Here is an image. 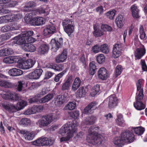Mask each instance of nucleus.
<instances>
[{
	"mask_svg": "<svg viewBox=\"0 0 147 147\" xmlns=\"http://www.w3.org/2000/svg\"><path fill=\"white\" fill-rule=\"evenodd\" d=\"M81 81L79 78H76L72 86V90L74 91L76 90L80 85Z\"/></svg>",
	"mask_w": 147,
	"mask_h": 147,
	"instance_id": "28",
	"label": "nucleus"
},
{
	"mask_svg": "<svg viewBox=\"0 0 147 147\" xmlns=\"http://www.w3.org/2000/svg\"><path fill=\"white\" fill-rule=\"evenodd\" d=\"M116 122L117 125L121 126L124 125V121L123 119V116L120 114L117 115V118L116 119Z\"/></svg>",
	"mask_w": 147,
	"mask_h": 147,
	"instance_id": "39",
	"label": "nucleus"
},
{
	"mask_svg": "<svg viewBox=\"0 0 147 147\" xmlns=\"http://www.w3.org/2000/svg\"><path fill=\"white\" fill-rule=\"evenodd\" d=\"M20 123L24 126H28L30 125L31 121L29 119L24 118L20 120Z\"/></svg>",
	"mask_w": 147,
	"mask_h": 147,
	"instance_id": "43",
	"label": "nucleus"
},
{
	"mask_svg": "<svg viewBox=\"0 0 147 147\" xmlns=\"http://www.w3.org/2000/svg\"><path fill=\"white\" fill-rule=\"evenodd\" d=\"M89 73L90 75H93L96 72V68L95 65V62L92 61L89 64Z\"/></svg>",
	"mask_w": 147,
	"mask_h": 147,
	"instance_id": "31",
	"label": "nucleus"
},
{
	"mask_svg": "<svg viewBox=\"0 0 147 147\" xmlns=\"http://www.w3.org/2000/svg\"><path fill=\"white\" fill-rule=\"evenodd\" d=\"M63 66L61 64L56 65H50L49 68L53 69L57 71H59L63 69Z\"/></svg>",
	"mask_w": 147,
	"mask_h": 147,
	"instance_id": "46",
	"label": "nucleus"
},
{
	"mask_svg": "<svg viewBox=\"0 0 147 147\" xmlns=\"http://www.w3.org/2000/svg\"><path fill=\"white\" fill-rule=\"evenodd\" d=\"M38 133V132L32 131L30 132H27L25 136V138L29 140H32Z\"/></svg>",
	"mask_w": 147,
	"mask_h": 147,
	"instance_id": "35",
	"label": "nucleus"
},
{
	"mask_svg": "<svg viewBox=\"0 0 147 147\" xmlns=\"http://www.w3.org/2000/svg\"><path fill=\"white\" fill-rule=\"evenodd\" d=\"M26 86L25 82L23 81H18L16 85V89L19 92L24 90Z\"/></svg>",
	"mask_w": 147,
	"mask_h": 147,
	"instance_id": "30",
	"label": "nucleus"
},
{
	"mask_svg": "<svg viewBox=\"0 0 147 147\" xmlns=\"http://www.w3.org/2000/svg\"><path fill=\"white\" fill-rule=\"evenodd\" d=\"M140 37L141 39H144L146 36L145 32L142 25H141L140 28Z\"/></svg>",
	"mask_w": 147,
	"mask_h": 147,
	"instance_id": "52",
	"label": "nucleus"
},
{
	"mask_svg": "<svg viewBox=\"0 0 147 147\" xmlns=\"http://www.w3.org/2000/svg\"><path fill=\"white\" fill-rule=\"evenodd\" d=\"M40 96L37 95L35 97L29 99L28 100L29 102L30 103H32L38 102V98L40 97Z\"/></svg>",
	"mask_w": 147,
	"mask_h": 147,
	"instance_id": "53",
	"label": "nucleus"
},
{
	"mask_svg": "<svg viewBox=\"0 0 147 147\" xmlns=\"http://www.w3.org/2000/svg\"><path fill=\"white\" fill-rule=\"evenodd\" d=\"M76 132V129H60L59 132V134L63 136L67 135L66 137H63L60 138L61 142L69 140L73 136L74 134Z\"/></svg>",
	"mask_w": 147,
	"mask_h": 147,
	"instance_id": "5",
	"label": "nucleus"
},
{
	"mask_svg": "<svg viewBox=\"0 0 147 147\" xmlns=\"http://www.w3.org/2000/svg\"><path fill=\"white\" fill-rule=\"evenodd\" d=\"M132 12V15L133 18H139L138 15V9L135 5H132L131 7Z\"/></svg>",
	"mask_w": 147,
	"mask_h": 147,
	"instance_id": "29",
	"label": "nucleus"
},
{
	"mask_svg": "<svg viewBox=\"0 0 147 147\" xmlns=\"http://www.w3.org/2000/svg\"><path fill=\"white\" fill-rule=\"evenodd\" d=\"M35 62L31 59H29L25 61L26 69L32 67L34 65Z\"/></svg>",
	"mask_w": 147,
	"mask_h": 147,
	"instance_id": "44",
	"label": "nucleus"
},
{
	"mask_svg": "<svg viewBox=\"0 0 147 147\" xmlns=\"http://www.w3.org/2000/svg\"><path fill=\"white\" fill-rule=\"evenodd\" d=\"M27 105V102L26 101L21 100L17 104V107L18 110H20L23 109L24 107Z\"/></svg>",
	"mask_w": 147,
	"mask_h": 147,
	"instance_id": "40",
	"label": "nucleus"
},
{
	"mask_svg": "<svg viewBox=\"0 0 147 147\" xmlns=\"http://www.w3.org/2000/svg\"><path fill=\"white\" fill-rule=\"evenodd\" d=\"M71 85L65 82L62 85L61 89L63 91L68 90L69 89Z\"/></svg>",
	"mask_w": 147,
	"mask_h": 147,
	"instance_id": "50",
	"label": "nucleus"
},
{
	"mask_svg": "<svg viewBox=\"0 0 147 147\" xmlns=\"http://www.w3.org/2000/svg\"><path fill=\"white\" fill-rule=\"evenodd\" d=\"M100 51L104 53H108L109 51V49L107 44H103L100 46Z\"/></svg>",
	"mask_w": 147,
	"mask_h": 147,
	"instance_id": "42",
	"label": "nucleus"
},
{
	"mask_svg": "<svg viewBox=\"0 0 147 147\" xmlns=\"http://www.w3.org/2000/svg\"><path fill=\"white\" fill-rule=\"evenodd\" d=\"M33 33V31L30 30L26 31L24 32V36H25V37H26V42L31 44L35 42V39L31 36Z\"/></svg>",
	"mask_w": 147,
	"mask_h": 147,
	"instance_id": "11",
	"label": "nucleus"
},
{
	"mask_svg": "<svg viewBox=\"0 0 147 147\" xmlns=\"http://www.w3.org/2000/svg\"><path fill=\"white\" fill-rule=\"evenodd\" d=\"M10 30L12 31H15L13 32L12 33H14V34H17L18 33V31L20 28V26L18 25L17 24H13L10 26Z\"/></svg>",
	"mask_w": 147,
	"mask_h": 147,
	"instance_id": "41",
	"label": "nucleus"
},
{
	"mask_svg": "<svg viewBox=\"0 0 147 147\" xmlns=\"http://www.w3.org/2000/svg\"><path fill=\"white\" fill-rule=\"evenodd\" d=\"M45 145L50 146L52 145L54 142L53 140H52L51 139L48 138H45Z\"/></svg>",
	"mask_w": 147,
	"mask_h": 147,
	"instance_id": "62",
	"label": "nucleus"
},
{
	"mask_svg": "<svg viewBox=\"0 0 147 147\" xmlns=\"http://www.w3.org/2000/svg\"><path fill=\"white\" fill-rule=\"evenodd\" d=\"M57 32L55 25L53 24L47 26L43 30L44 36H47L54 34Z\"/></svg>",
	"mask_w": 147,
	"mask_h": 147,
	"instance_id": "8",
	"label": "nucleus"
},
{
	"mask_svg": "<svg viewBox=\"0 0 147 147\" xmlns=\"http://www.w3.org/2000/svg\"><path fill=\"white\" fill-rule=\"evenodd\" d=\"M143 81L144 80L142 79H140L138 80L136 84L137 91L139 92H143L142 87Z\"/></svg>",
	"mask_w": 147,
	"mask_h": 147,
	"instance_id": "36",
	"label": "nucleus"
},
{
	"mask_svg": "<svg viewBox=\"0 0 147 147\" xmlns=\"http://www.w3.org/2000/svg\"><path fill=\"white\" fill-rule=\"evenodd\" d=\"M65 72V71H63L57 75L54 78V81L56 82H58L59 81L60 79L62 77Z\"/></svg>",
	"mask_w": 147,
	"mask_h": 147,
	"instance_id": "58",
	"label": "nucleus"
},
{
	"mask_svg": "<svg viewBox=\"0 0 147 147\" xmlns=\"http://www.w3.org/2000/svg\"><path fill=\"white\" fill-rule=\"evenodd\" d=\"M101 28L104 31H111L112 28L107 24H102L101 26Z\"/></svg>",
	"mask_w": 147,
	"mask_h": 147,
	"instance_id": "51",
	"label": "nucleus"
},
{
	"mask_svg": "<svg viewBox=\"0 0 147 147\" xmlns=\"http://www.w3.org/2000/svg\"><path fill=\"white\" fill-rule=\"evenodd\" d=\"M76 106V104L75 103L70 102L66 106V109L72 110L75 109Z\"/></svg>",
	"mask_w": 147,
	"mask_h": 147,
	"instance_id": "49",
	"label": "nucleus"
},
{
	"mask_svg": "<svg viewBox=\"0 0 147 147\" xmlns=\"http://www.w3.org/2000/svg\"><path fill=\"white\" fill-rule=\"evenodd\" d=\"M100 51V46L97 45L94 46L92 48V51L94 53L99 52Z\"/></svg>",
	"mask_w": 147,
	"mask_h": 147,
	"instance_id": "64",
	"label": "nucleus"
},
{
	"mask_svg": "<svg viewBox=\"0 0 147 147\" xmlns=\"http://www.w3.org/2000/svg\"><path fill=\"white\" fill-rule=\"evenodd\" d=\"M87 91V89L86 87H81L77 92L76 96L77 97L80 98L84 97Z\"/></svg>",
	"mask_w": 147,
	"mask_h": 147,
	"instance_id": "22",
	"label": "nucleus"
},
{
	"mask_svg": "<svg viewBox=\"0 0 147 147\" xmlns=\"http://www.w3.org/2000/svg\"><path fill=\"white\" fill-rule=\"evenodd\" d=\"M98 78L102 80L106 79L109 76L107 70L104 67L100 68L98 72Z\"/></svg>",
	"mask_w": 147,
	"mask_h": 147,
	"instance_id": "14",
	"label": "nucleus"
},
{
	"mask_svg": "<svg viewBox=\"0 0 147 147\" xmlns=\"http://www.w3.org/2000/svg\"><path fill=\"white\" fill-rule=\"evenodd\" d=\"M24 32L22 33L19 36L14 37L13 38V42L15 44L22 45L26 42V37L24 36Z\"/></svg>",
	"mask_w": 147,
	"mask_h": 147,
	"instance_id": "17",
	"label": "nucleus"
},
{
	"mask_svg": "<svg viewBox=\"0 0 147 147\" xmlns=\"http://www.w3.org/2000/svg\"><path fill=\"white\" fill-rule=\"evenodd\" d=\"M63 43V38H60L57 41L54 39H52L51 44L52 47V49H55L57 50L59 48L61 47Z\"/></svg>",
	"mask_w": 147,
	"mask_h": 147,
	"instance_id": "12",
	"label": "nucleus"
},
{
	"mask_svg": "<svg viewBox=\"0 0 147 147\" xmlns=\"http://www.w3.org/2000/svg\"><path fill=\"white\" fill-rule=\"evenodd\" d=\"M33 110L34 111V113L36 112H40L42 111L43 109V107L42 106H36L33 107Z\"/></svg>",
	"mask_w": 147,
	"mask_h": 147,
	"instance_id": "59",
	"label": "nucleus"
},
{
	"mask_svg": "<svg viewBox=\"0 0 147 147\" xmlns=\"http://www.w3.org/2000/svg\"><path fill=\"white\" fill-rule=\"evenodd\" d=\"M74 123L69 122L63 125V129H74L75 127V125H74Z\"/></svg>",
	"mask_w": 147,
	"mask_h": 147,
	"instance_id": "48",
	"label": "nucleus"
},
{
	"mask_svg": "<svg viewBox=\"0 0 147 147\" xmlns=\"http://www.w3.org/2000/svg\"><path fill=\"white\" fill-rule=\"evenodd\" d=\"M100 86L99 84H97L94 86L90 94L92 96H94L99 91Z\"/></svg>",
	"mask_w": 147,
	"mask_h": 147,
	"instance_id": "38",
	"label": "nucleus"
},
{
	"mask_svg": "<svg viewBox=\"0 0 147 147\" xmlns=\"http://www.w3.org/2000/svg\"><path fill=\"white\" fill-rule=\"evenodd\" d=\"M2 106L5 110L9 113H13L18 111L17 107L12 104L9 103L7 104H3Z\"/></svg>",
	"mask_w": 147,
	"mask_h": 147,
	"instance_id": "18",
	"label": "nucleus"
},
{
	"mask_svg": "<svg viewBox=\"0 0 147 147\" xmlns=\"http://www.w3.org/2000/svg\"><path fill=\"white\" fill-rule=\"evenodd\" d=\"M97 62L101 64L105 60V56L103 54H99L96 58Z\"/></svg>",
	"mask_w": 147,
	"mask_h": 147,
	"instance_id": "45",
	"label": "nucleus"
},
{
	"mask_svg": "<svg viewBox=\"0 0 147 147\" xmlns=\"http://www.w3.org/2000/svg\"><path fill=\"white\" fill-rule=\"evenodd\" d=\"M49 9L45 8L43 7H42L38 9L34 10L32 12L28 13V16L31 18L32 16L37 15L39 14H44L45 15H48L49 13Z\"/></svg>",
	"mask_w": 147,
	"mask_h": 147,
	"instance_id": "6",
	"label": "nucleus"
},
{
	"mask_svg": "<svg viewBox=\"0 0 147 147\" xmlns=\"http://www.w3.org/2000/svg\"><path fill=\"white\" fill-rule=\"evenodd\" d=\"M96 118L94 116H88L85 120V123L87 125H91L94 124L96 120Z\"/></svg>",
	"mask_w": 147,
	"mask_h": 147,
	"instance_id": "32",
	"label": "nucleus"
},
{
	"mask_svg": "<svg viewBox=\"0 0 147 147\" xmlns=\"http://www.w3.org/2000/svg\"><path fill=\"white\" fill-rule=\"evenodd\" d=\"M74 22L72 19L68 18L63 21L62 24L65 32L69 36L74 31Z\"/></svg>",
	"mask_w": 147,
	"mask_h": 147,
	"instance_id": "3",
	"label": "nucleus"
},
{
	"mask_svg": "<svg viewBox=\"0 0 147 147\" xmlns=\"http://www.w3.org/2000/svg\"><path fill=\"white\" fill-rule=\"evenodd\" d=\"M94 31L93 32V34L95 37H100L103 35L104 32L97 26L94 25Z\"/></svg>",
	"mask_w": 147,
	"mask_h": 147,
	"instance_id": "25",
	"label": "nucleus"
},
{
	"mask_svg": "<svg viewBox=\"0 0 147 147\" xmlns=\"http://www.w3.org/2000/svg\"><path fill=\"white\" fill-rule=\"evenodd\" d=\"M19 97L18 95L15 93H13L11 92V100L17 101L19 99Z\"/></svg>",
	"mask_w": 147,
	"mask_h": 147,
	"instance_id": "57",
	"label": "nucleus"
},
{
	"mask_svg": "<svg viewBox=\"0 0 147 147\" xmlns=\"http://www.w3.org/2000/svg\"><path fill=\"white\" fill-rule=\"evenodd\" d=\"M97 103L93 102L89 104L85 108L84 113L85 114H91L93 113V110L96 108Z\"/></svg>",
	"mask_w": 147,
	"mask_h": 147,
	"instance_id": "13",
	"label": "nucleus"
},
{
	"mask_svg": "<svg viewBox=\"0 0 147 147\" xmlns=\"http://www.w3.org/2000/svg\"><path fill=\"white\" fill-rule=\"evenodd\" d=\"M134 105L135 108L138 110H141L144 109L145 108V105L143 104L142 102H138L136 101V103L134 102Z\"/></svg>",
	"mask_w": 147,
	"mask_h": 147,
	"instance_id": "37",
	"label": "nucleus"
},
{
	"mask_svg": "<svg viewBox=\"0 0 147 147\" xmlns=\"http://www.w3.org/2000/svg\"><path fill=\"white\" fill-rule=\"evenodd\" d=\"M0 86L5 88H12L14 87V85L8 81L3 80L0 81Z\"/></svg>",
	"mask_w": 147,
	"mask_h": 147,
	"instance_id": "26",
	"label": "nucleus"
},
{
	"mask_svg": "<svg viewBox=\"0 0 147 147\" xmlns=\"http://www.w3.org/2000/svg\"><path fill=\"white\" fill-rule=\"evenodd\" d=\"M36 3L33 1L26 2L23 8V10L25 12H32L34 11V8L36 6Z\"/></svg>",
	"mask_w": 147,
	"mask_h": 147,
	"instance_id": "7",
	"label": "nucleus"
},
{
	"mask_svg": "<svg viewBox=\"0 0 147 147\" xmlns=\"http://www.w3.org/2000/svg\"><path fill=\"white\" fill-rule=\"evenodd\" d=\"M116 12L115 10H113L107 12L106 13V15L110 19L112 20L115 16Z\"/></svg>",
	"mask_w": 147,
	"mask_h": 147,
	"instance_id": "47",
	"label": "nucleus"
},
{
	"mask_svg": "<svg viewBox=\"0 0 147 147\" xmlns=\"http://www.w3.org/2000/svg\"><path fill=\"white\" fill-rule=\"evenodd\" d=\"M42 72V69H37L29 74V78L31 79H37L40 78Z\"/></svg>",
	"mask_w": 147,
	"mask_h": 147,
	"instance_id": "15",
	"label": "nucleus"
},
{
	"mask_svg": "<svg viewBox=\"0 0 147 147\" xmlns=\"http://www.w3.org/2000/svg\"><path fill=\"white\" fill-rule=\"evenodd\" d=\"M122 71L121 66L117 65L115 69V76L116 77H117L121 74Z\"/></svg>",
	"mask_w": 147,
	"mask_h": 147,
	"instance_id": "61",
	"label": "nucleus"
},
{
	"mask_svg": "<svg viewBox=\"0 0 147 147\" xmlns=\"http://www.w3.org/2000/svg\"><path fill=\"white\" fill-rule=\"evenodd\" d=\"M134 135L128 130H126L122 132L120 137L114 138V144L119 146L121 147L125 143H130L134 141Z\"/></svg>",
	"mask_w": 147,
	"mask_h": 147,
	"instance_id": "1",
	"label": "nucleus"
},
{
	"mask_svg": "<svg viewBox=\"0 0 147 147\" xmlns=\"http://www.w3.org/2000/svg\"><path fill=\"white\" fill-rule=\"evenodd\" d=\"M70 115L74 119H76L79 116V112L78 111H74L70 113Z\"/></svg>",
	"mask_w": 147,
	"mask_h": 147,
	"instance_id": "63",
	"label": "nucleus"
},
{
	"mask_svg": "<svg viewBox=\"0 0 147 147\" xmlns=\"http://www.w3.org/2000/svg\"><path fill=\"white\" fill-rule=\"evenodd\" d=\"M48 92V91L47 88H44L39 92L37 95H38V96H40V97L41 96H43L45 94Z\"/></svg>",
	"mask_w": 147,
	"mask_h": 147,
	"instance_id": "56",
	"label": "nucleus"
},
{
	"mask_svg": "<svg viewBox=\"0 0 147 147\" xmlns=\"http://www.w3.org/2000/svg\"><path fill=\"white\" fill-rule=\"evenodd\" d=\"M53 97V94H49L40 99V102L42 103L48 102L52 99Z\"/></svg>",
	"mask_w": 147,
	"mask_h": 147,
	"instance_id": "34",
	"label": "nucleus"
},
{
	"mask_svg": "<svg viewBox=\"0 0 147 147\" xmlns=\"http://www.w3.org/2000/svg\"><path fill=\"white\" fill-rule=\"evenodd\" d=\"M67 51L66 50H64L62 53L56 57L55 59L56 62L59 63L63 62L67 58Z\"/></svg>",
	"mask_w": 147,
	"mask_h": 147,
	"instance_id": "20",
	"label": "nucleus"
},
{
	"mask_svg": "<svg viewBox=\"0 0 147 147\" xmlns=\"http://www.w3.org/2000/svg\"><path fill=\"white\" fill-rule=\"evenodd\" d=\"M108 106L110 109H112L116 107L118 103V101L115 95L113 94L108 98Z\"/></svg>",
	"mask_w": 147,
	"mask_h": 147,
	"instance_id": "10",
	"label": "nucleus"
},
{
	"mask_svg": "<svg viewBox=\"0 0 147 147\" xmlns=\"http://www.w3.org/2000/svg\"><path fill=\"white\" fill-rule=\"evenodd\" d=\"M48 50V47L46 44L41 45L38 49L39 52L41 54H44L47 53Z\"/></svg>",
	"mask_w": 147,
	"mask_h": 147,
	"instance_id": "33",
	"label": "nucleus"
},
{
	"mask_svg": "<svg viewBox=\"0 0 147 147\" xmlns=\"http://www.w3.org/2000/svg\"><path fill=\"white\" fill-rule=\"evenodd\" d=\"M9 75L12 76H16L22 75L23 71L21 70L16 68L10 69L8 71Z\"/></svg>",
	"mask_w": 147,
	"mask_h": 147,
	"instance_id": "21",
	"label": "nucleus"
},
{
	"mask_svg": "<svg viewBox=\"0 0 147 147\" xmlns=\"http://www.w3.org/2000/svg\"><path fill=\"white\" fill-rule=\"evenodd\" d=\"M20 60L19 57L16 56L6 57L3 59V62L6 63L11 64L18 62Z\"/></svg>",
	"mask_w": 147,
	"mask_h": 147,
	"instance_id": "19",
	"label": "nucleus"
},
{
	"mask_svg": "<svg viewBox=\"0 0 147 147\" xmlns=\"http://www.w3.org/2000/svg\"><path fill=\"white\" fill-rule=\"evenodd\" d=\"M18 66L20 69H26V65H25V61H20L18 62Z\"/></svg>",
	"mask_w": 147,
	"mask_h": 147,
	"instance_id": "55",
	"label": "nucleus"
},
{
	"mask_svg": "<svg viewBox=\"0 0 147 147\" xmlns=\"http://www.w3.org/2000/svg\"><path fill=\"white\" fill-rule=\"evenodd\" d=\"M28 13L26 15L24 20L26 22L29 23L33 26H38L44 24L45 22V20L41 17H35L32 18L33 16L30 17L28 16Z\"/></svg>",
	"mask_w": 147,
	"mask_h": 147,
	"instance_id": "4",
	"label": "nucleus"
},
{
	"mask_svg": "<svg viewBox=\"0 0 147 147\" xmlns=\"http://www.w3.org/2000/svg\"><path fill=\"white\" fill-rule=\"evenodd\" d=\"M11 92L10 91H7L5 94L2 95V97L5 100H10Z\"/></svg>",
	"mask_w": 147,
	"mask_h": 147,
	"instance_id": "54",
	"label": "nucleus"
},
{
	"mask_svg": "<svg viewBox=\"0 0 147 147\" xmlns=\"http://www.w3.org/2000/svg\"><path fill=\"white\" fill-rule=\"evenodd\" d=\"M13 53V50L7 48L0 50V56H4L11 55Z\"/></svg>",
	"mask_w": 147,
	"mask_h": 147,
	"instance_id": "24",
	"label": "nucleus"
},
{
	"mask_svg": "<svg viewBox=\"0 0 147 147\" xmlns=\"http://www.w3.org/2000/svg\"><path fill=\"white\" fill-rule=\"evenodd\" d=\"M146 53V50L143 45L137 48L135 53V56L138 59H140Z\"/></svg>",
	"mask_w": 147,
	"mask_h": 147,
	"instance_id": "16",
	"label": "nucleus"
},
{
	"mask_svg": "<svg viewBox=\"0 0 147 147\" xmlns=\"http://www.w3.org/2000/svg\"><path fill=\"white\" fill-rule=\"evenodd\" d=\"M125 19L122 15L118 16L115 19V22L118 27L121 28L123 26Z\"/></svg>",
	"mask_w": 147,
	"mask_h": 147,
	"instance_id": "27",
	"label": "nucleus"
},
{
	"mask_svg": "<svg viewBox=\"0 0 147 147\" xmlns=\"http://www.w3.org/2000/svg\"><path fill=\"white\" fill-rule=\"evenodd\" d=\"M52 117L50 115L43 116L39 123L40 127L47 126L52 121Z\"/></svg>",
	"mask_w": 147,
	"mask_h": 147,
	"instance_id": "9",
	"label": "nucleus"
},
{
	"mask_svg": "<svg viewBox=\"0 0 147 147\" xmlns=\"http://www.w3.org/2000/svg\"><path fill=\"white\" fill-rule=\"evenodd\" d=\"M103 137L100 134L96 131L90 130L87 139L88 143L93 145H99L101 144Z\"/></svg>",
	"mask_w": 147,
	"mask_h": 147,
	"instance_id": "2",
	"label": "nucleus"
},
{
	"mask_svg": "<svg viewBox=\"0 0 147 147\" xmlns=\"http://www.w3.org/2000/svg\"><path fill=\"white\" fill-rule=\"evenodd\" d=\"M55 105L58 107L60 106L65 102L64 97L62 95H59L54 99Z\"/></svg>",
	"mask_w": 147,
	"mask_h": 147,
	"instance_id": "23",
	"label": "nucleus"
},
{
	"mask_svg": "<svg viewBox=\"0 0 147 147\" xmlns=\"http://www.w3.org/2000/svg\"><path fill=\"white\" fill-rule=\"evenodd\" d=\"M122 48L121 44H116L114 46L113 51H117L121 52Z\"/></svg>",
	"mask_w": 147,
	"mask_h": 147,
	"instance_id": "60",
	"label": "nucleus"
}]
</instances>
